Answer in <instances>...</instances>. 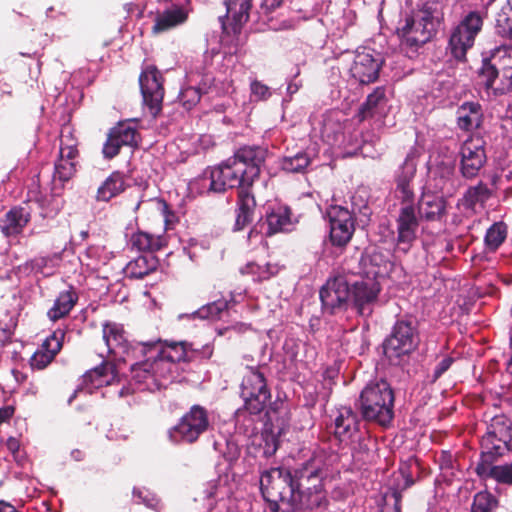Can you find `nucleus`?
<instances>
[{"label": "nucleus", "mask_w": 512, "mask_h": 512, "mask_svg": "<svg viewBox=\"0 0 512 512\" xmlns=\"http://www.w3.org/2000/svg\"><path fill=\"white\" fill-rule=\"evenodd\" d=\"M118 375L119 370L112 362L103 363L87 371L82 377V383L79 389L75 391L73 396L69 399V402L72 401V398L75 397V394L79 390H86L88 393H92L93 389L112 384L118 379Z\"/></svg>", "instance_id": "nucleus-20"}, {"label": "nucleus", "mask_w": 512, "mask_h": 512, "mask_svg": "<svg viewBox=\"0 0 512 512\" xmlns=\"http://www.w3.org/2000/svg\"><path fill=\"white\" fill-rule=\"evenodd\" d=\"M479 77L487 89L505 93L512 89V47L497 48L483 61Z\"/></svg>", "instance_id": "nucleus-4"}, {"label": "nucleus", "mask_w": 512, "mask_h": 512, "mask_svg": "<svg viewBox=\"0 0 512 512\" xmlns=\"http://www.w3.org/2000/svg\"><path fill=\"white\" fill-rule=\"evenodd\" d=\"M382 61L375 57L373 52L357 51L350 68L352 77L360 84H369L378 78Z\"/></svg>", "instance_id": "nucleus-19"}, {"label": "nucleus", "mask_w": 512, "mask_h": 512, "mask_svg": "<svg viewBox=\"0 0 512 512\" xmlns=\"http://www.w3.org/2000/svg\"><path fill=\"white\" fill-rule=\"evenodd\" d=\"M386 106V96L383 87H377L368 95L366 102L361 106L359 116L361 120L375 115H381Z\"/></svg>", "instance_id": "nucleus-33"}, {"label": "nucleus", "mask_w": 512, "mask_h": 512, "mask_svg": "<svg viewBox=\"0 0 512 512\" xmlns=\"http://www.w3.org/2000/svg\"><path fill=\"white\" fill-rule=\"evenodd\" d=\"M350 286L343 278L329 280L320 290V299L325 309L334 313L337 309L345 308L350 296Z\"/></svg>", "instance_id": "nucleus-18"}, {"label": "nucleus", "mask_w": 512, "mask_h": 512, "mask_svg": "<svg viewBox=\"0 0 512 512\" xmlns=\"http://www.w3.org/2000/svg\"><path fill=\"white\" fill-rule=\"evenodd\" d=\"M491 191L486 184L479 182L470 187L463 197V206L475 210L477 206L483 207L484 203L490 198Z\"/></svg>", "instance_id": "nucleus-39"}, {"label": "nucleus", "mask_w": 512, "mask_h": 512, "mask_svg": "<svg viewBox=\"0 0 512 512\" xmlns=\"http://www.w3.org/2000/svg\"><path fill=\"white\" fill-rule=\"evenodd\" d=\"M130 243L132 248L143 252H153L162 247L161 237L141 231L131 236Z\"/></svg>", "instance_id": "nucleus-40"}, {"label": "nucleus", "mask_w": 512, "mask_h": 512, "mask_svg": "<svg viewBox=\"0 0 512 512\" xmlns=\"http://www.w3.org/2000/svg\"><path fill=\"white\" fill-rule=\"evenodd\" d=\"M201 99V92L196 87L184 88L180 95L179 100L183 107L187 110L192 109Z\"/></svg>", "instance_id": "nucleus-53"}, {"label": "nucleus", "mask_w": 512, "mask_h": 512, "mask_svg": "<svg viewBox=\"0 0 512 512\" xmlns=\"http://www.w3.org/2000/svg\"><path fill=\"white\" fill-rule=\"evenodd\" d=\"M132 380L143 384V389L152 390L156 388L155 374H153L151 361L148 356H141L138 359L129 361Z\"/></svg>", "instance_id": "nucleus-27"}, {"label": "nucleus", "mask_w": 512, "mask_h": 512, "mask_svg": "<svg viewBox=\"0 0 512 512\" xmlns=\"http://www.w3.org/2000/svg\"><path fill=\"white\" fill-rule=\"evenodd\" d=\"M507 236V227L503 222L494 223L486 232L485 247L489 251H495L504 242Z\"/></svg>", "instance_id": "nucleus-43"}, {"label": "nucleus", "mask_w": 512, "mask_h": 512, "mask_svg": "<svg viewBox=\"0 0 512 512\" xmlns=\"http://www.w3.org/2000/svg\"><path fill=\"white\" fill-rule=\"evenodd\" d=\"M283 0H264L263 7L269 11H272L280 6Z\"/></svg>", "instance_id": "nucleus-58"}, {"label": "nucleus", "mask_w": 512, "mask_h": 512, "mask_svg": "<svg viewBox=\"0 0 512 512\" xmlns=\"http://www.w3.org/2000/svg\"><path fill=\"white\" fill-rule=\"evenodd\" d=\"M310 163L306 153H297L294 156L285 157L282 161L283 170L291 173L303 171Z\"/></svg>", "instance_id": "nucleus-50"}, {"label": "nucleus", "mask_w": 512, "mask_h": 512, "mask_svg": "<svg viewBox=\"0 0 512 512\" xmlns=\"http://www.w3.org/2000/svg\"><path fill=\"white\" fill-rule=\"evenodd\" d=\"M7 449L12 453L16 454L19 451L20 443L18 439L14 437H9L6 441Z\"/></svg>", "instance_id": "nucleus-57"}, {"label": "nucleus", "mask_w": 512, "mask_h": 512, "mask_svg": "<svg viewBox=\"0 0 512 512\" xmlns=\"http://www.w3.org/2000/svg\"><path fill=\"white\" fill-rule=\"evenodd\" d=\"M510 439H502L500 437H494L492 435H484L481 439L482 446V460H488V458L498 457L504 455L509 450L508 442Z\"/></svg>", "instance_id": "nucleus-38"}, {"label": "nucleus", "mask_w": 512, "mask_h": 512, "mask_svg": "<svg viewBox=\"0 0 512 512\" xmlns=\"http://www.w3.org/2000/svg\"><path fill=\"white\" fill-rule=\"evenodd\" d=\"M133 497L138 503H143L149 508L158 509L160 506V499L156 494L150 492L145 488H134Z\"/></svg>", "instance_id": "nucleus-51"}, {"label": "nucleus", "mask_w": 512, "mask_h": 512, "mask_svg": "<svg viewBox=\"0 0 512 512\" xmlns=\"http://www.w3.org/2000/svg\"><path fill=\"white\" fill-rule=\"evenodd\" d=\"M475 470L482 480L492 479L499 484L512 485V461L493 465L489 460H481Z\"/></svg>", "instance_id": "nucleus-25"}, {"label": "nucleus", "mask_w": 512, "mask_h": 512, "mask_svg": "<svg viewBox=\"0 0 512 512\" xmlns=\"http://www.w3.org/2000/svg\"><path fill=\"white\" fill-rule=\"evenodd\" d=\"M30 219L31 213L27 208L13 207L0 219L1 232L6 237L17 236L23 231Z\"/></svg>", "instance_id": "nucleus-24"}, {"label": "nucleus", "mask_w": 512, "mask_h": 512, "mask_svg": "<svg viewBox=\"0 0 512 512\" xmlns=\"http://www.w3.org/2000/svg\"><path fill=\"white\" fill-rule=\"evenodd\" d=\"M266 222L268 225V235L288 230L292 225L290 209L285 206L274 208L267 214Z\"/></svg>", "instance_id": "nucleus-35"}, {"label": "nucleus", "mask_w": 512, "mask_h": 512, "mask_svg": "<svg viewBox=\"0 0 512 512\" xmlns=\"http://www.w3.org/2000/svg\"><path fill=\"white\" fill-rule=\"evenodd\" d=\"M496 29L503 37L512 38V0H509L498 14Z\"/></svg>", "instance_id": "nucleus-45"}, {"label": "nucleus", "mask_w": 512, "mask_h": 512, "mask_svg": "<svg viewBox=\"0 0 512 512\" xmlns=\"http://www.w3.org/2000/svg\"><path fill=\"white\" fill-rule=\"evenodd\" d=\"M418 344L415 321L412 319L398 320L390 336L384 342V352L388 358H398L412 352Z\"/></svg>", "instance_id": "nucleus-12"}, {"label": "nucleus", "mask_w": 512, "mask_h": 512, "mask_svg": "<svg viewBox=\"0 0 512 512\" xmlns=\"http://www.w3.org/2000/svg\"><path fill=\"white\" fill-rule=\"evenodd\" d=\"M271 441H272V447L268 446L265 450H264V453L267 455V456H271L272 454H274L277 450V445H276V440L274 439V437H271Z\"/></svg>", "instance_id": "nucleus-59"}, {"label": "nucleus", "mask_w": 512, "mask_h": 512, "mask_svg": "<svg viewBox=\"0 0 512 512\" xmlns=\"http://www.w3.org/2000/svg\"><path fill=\"white\" fill-rule=\"evenodd\" d=\"M281 267L277 263H266L260 265L257 263H248L242 268L243 274L252 275L256 281L268 280L277 275Z\"/></svg>", "instance_id": "nucleus-42"}, {"label": "nucleus", "mask_w": 512, "mask_h": 512, "mask_svg": "<svg viewBox=\"0 0 512 512\" xmlns=\"http://www.w3.org/2000/svg\"><path fill=\"white\" fill-rule=\"evenodd\" d=\"M0 512H19L10 504L0 503Z\"/></svg>", "instance_id": "nucleus-61"}, {"label": "nucleus", "mask_w": 512, "mask_h": 512, "mask_svg": "<svg viewBox=\"0 0 512 512\" xmlns=\"http://www.w3.org/2000/svg\"><path fill=\"white\" fill-rule=\"evenodd\" d=\"M147 354L152 356H163L171 361L174 365L178 362H190L194 359L198 350L192 348V345L187 342H165L161 344L157 342H147Z\"/></svg>", "instance_id": "nucleus-17"}, {"label": "nucleus", "mask_w": 512, "mask_h": 512, "mask_svg": "<svg viewBox=\"0 0 512 512\" xmlns=\"http://www.w3.org/2000/svg\"><path fill=\"white\" fill-rule=\"evenodd\" d=\"M453 171H454V169H453V167H452V166H446V167L444 168V174H445V176H447V177H449L450 175H452V174H453Z\"/></svg>", "instance_id": "nucleus-63"}, {"label": "nucleus", "mask_w": 512, "mask_h": 512, "mask_svg": "<svg viewBox=\"0 0 512 512\" xmlns=\"http://www.w3.org/2000/svg\"><path fill=\"white\" fill-rule=\"evenodd\" d=\"M418 225L414 206H403L397 218L398 243L409 246L416 238Z\"/></svg>", "instance_id": "nucleus-23"}, {"label": "nucleus", "mask_w": 512, "mask_h": 512, "mask_svg": "<svg viewBox=\"0 0 512 512\" xmlns=\"http://www.w3.org/2000/svg\"><path fill=\"white\" fill-rule=\"evenodd\" d=\"M140 142V133L135 121H123L112 127L105 143L102 154L105 159L111 160L116 157L122 147H137Z\"/></svg>", "instance_id": "nucleus-13"}, {"label": "nucleus", "mask_w": 512, "mask_h": 512, "mask_svg": "<svg viewBox=\"0 0 512 512\" xmlns=\"http://www.w3.org/2000/svg\"><path fill=\"white\" fill-rule=\"evenodd\" d=\"M356 212L363 213L365 216L370 213L367 203L364 200L358 203L356 195L352 196V212L337 205H332L328 209L330 241L334 246L345 247L350 242L355 231L352 214Z\"/></svg>", "instance_id": "nucleus-5"}, {"label": "nucleus", "mask_w": 512, "mask_h": 512, "mask_svg": "<svg viewBox=\"0 0 512 512\" xmlns=\"http://www.w3.org/2000/svg\"><path fill=\"white\" fill-rule=\"evenodd\" d=\"M228 305L229 303L226 300H217L202 307L198 314L202 318H217L220 317L223 311L228 309Z\"/></svg>", "instance_id": "nucleus-52"}, {"label": "nucleus", "mask_w": 512, "mask_h": 512, "mask_svg": "<svg viewBox=\"0 0 512 512\" xmlns=\"http://www.w3.org/2000/svg\"><path fill=\"white\" fill-rule=\"evenodd\" d=\"M325 463L321 455L312 453L307 461L291 471L289 508L292 512L319 507L326 500L323 479Z\"/></svg>", "instance_id": "nucleus-2"}, {"label": "nucleus", "mask_w": 512, "mask_h": 512, "mask_svg": "<svg viewBox=\"0 0 512 512\" xmlns=\"http://www.w3.org/2000/svg\"><path fill=\"white\" fill-rule=\"evenodd\" d=\"M64 336V331L58 329L47 337L41 347L32 355L30 359L31 367L41 370L50 364L56 354L61 350Z\"/></svg>", "instance_id": "nucleus-22"}, {"label": "nucleus", "mask_w": 512, "mask_h": 512, "mask_svg": "<svg viewBox=\"0 0 512 512\" xmlns=\"http://www.w3.org/2000/svg\"><path fill=\"white\" fill-rule=\"evenodd\" d=\"M71 456L76 461H81L84 459V452L80 449H74L71 451Z\"/></svg>", "instance_id": "nucleus-60"}, {"label": "nucleus", "mask_w": 512, "mask_h": 512, "mask_svg": "<svg viewBox=\"0 0 512 512\" xmlns=\"http://www.w3.org/2000/svg\"><path fill=\"white\" fill-rule=\"evenodd\" d=\"M250 90L252 97L256 100H266L271 96L269 87L258 80L251 82Z\"/></svg>", "instance_id": "nucleus-54"}, {"label": "nucleus", "mask_w": 512, "mask_h": 512, "mask_svg": "<svg viewBox=\"0 0 512 512\" xmlns=\"http://www.w3.org/2000/svg\"><path fill=\"white\" fill-rule=\"evenodd\" d=\"M452 363L453 359L451 357L443 358L435 368L434 379H438L444 372H446Z\"/></svg>", "instance_id": "nucleus-55"}, {"label": "nucleus", "mask_w": 512, "mask_h": 512, "mask_svg": "<svg viewBox=\"0 0 512 512\" xmlns=\"http://www.w3.org/2000/svg\"><path fill=\"white\" fill-rule=\"evenodd\" d=\"M124 191V179L121 173L113 172L98 188L97 200L109 201Z\"/></svg>", "instance_id": "nucleus-37"}, {"label": "nucleus", "mask_w": 512, "mask_h": 512, "mask_svg": "<svg viewBox=\"0 0 512 512\" xmlns=\"http://www.w3.org/2000/svg\"><path fill=\"white\" fill-rule=\"evenodd\" d=\"M440 9L439 5L436 2H426L422 8L413 15L418 21H421L423 24H430L432 27V32L434 33L436 30V24L440 19Z\"/></svg>", "instance_id": "nucleus-44"}, {"label": "nucleus", "mask_w": 512, "mask_h": 512, "mask_svg": "<svg viewBox=\"0 0 512 512\" xmlns=\"http://www.w3.org/2000/svg\"><path fill=\"white\" fill-rule=\"evenodd\" d=\"M398 34L402 48L416 51L427 43L434 33L430 24H423L412 16L405 19L404 24L398 28Z\"/></svg>", "instance_id": "nucleus-16"}, {"label": "nucleus", "mask_w": 512, "mask_h": 512, "mask_svg": "<svg viewBox=\"0 0 512 512\" xmlns=\"http://www.w3.org/2000/svg\"><path fill=\"white\" fill-rule=\"evenodd\" d=\"M394 393L385 380L368 383L360 394V409L364 419L387 426L394 416Z\"/></svg>", "instance_id": "nucleus-3"}, {"label": "nucleus", "mask_w": 512, "mask_h": 512, "mask_svg": "<svg viewBox=\"0 0 512 512\" xmlns=\"http://www.w3.org/2000/svg\"><path fill=\"white\" fill-rule=\"evenodd\" d=\"M416 173V162L413 155H407L400 172L396 177L395 198L400 200L403 206L413 205L415 194L411 185Z\"/></svg>", "instance_id": "nucleus-21"}, {"label": "nucleus", "mask_w": 512, "mask_h": 512, "mask_svg": "<svg viewBox=\"0 0 512 512\" xmlns=\"http://www.w3.org/2000/svg\"><path fill=\"white\" fill-rule=\"evenodd\" d=\"M486 435L497 436L502 439H511V426L509 421L503 416L494 417L487 427Z\"/></svg>", "instance_id": "nucleus-47"}, {"label": "nucleus", "mask_w": 512, "mask_h": 512, "mask_svg": "<svg viewBox=\"0 0 512 512\" xmlns=\"http://www.w3.org/2000/svg\"><path fill=\"white\" fill-rule=\"evenodd\" d=\"M210 426L208 411L200 406L193 405L169 430V438L173 442H195Z\"/></svg>", "instance_id": "nucleus-9"}, {"label": "nucleus", "mask_w": 512, "mask_h": 512, "mask_svg": "<svg viewBox=\"0 0 512 512\" xmlns=\"http://www.w3.org/2000/svg\"><path fill=\"white\" fill-rule=\"evenodd\" d=\"M460 171L463 177H476L486 162L484 141L479 137H470L460 149Z\"/></svg>", "instance_id": "nucleus-15"}, {"label": "nucleus", "mask_w": 512, "mask_h": 512, "mask_svg": "<svg viewBox=\"0 0 512 512\" xmlns=\"http://www.w3.org/2000/svg\"><path fill=\"white\" fill-rule=\"evenodd\" d=\"M139 84L144 105L149 113L156 117L162 109L164 97L163 77L160 71L153 65H147L140 74Z\"/></svg>", "instance_id": "nucleus-14"}, {"label": "nucleus", "mask_w": 512, "mask_h": 512, "mask_svg": "<svg viewBox=\"0 0 512 512\" xmlns=\"http://www.w3.org/2000/svg\"><path fill=\"white\" fill-rule=\"evenodd\" d=\"M334 422V432L340 440L349 439L358 431V417L350 407H341Z\"/></svg>", "instance_id": "nucleus-29"}, {"label": "nucleus", "mask_w": 512, "mask_h": 512, "mask_svg": "<svg viewBox=\"0 0 512 512\" xmlns=\"http://www.w3.org/2000/svg\"><path fill=\"white\" fill-rule=\"evenodd\" d=\"M241 397L251 414L260 413L270 399L264 375L256 368H247L241 383Z\"/></svg>", "instance_id": "nucleus-11"}, {"label": "nucleus", "mask_w": 512, "mask_h": 512, "mask_svg": "<svg viewBox=\"0 0 512 512\" xmlns=\"http://www.w3.org/2000/svg\"><path fill=\"white\" fill-rule=\"evenodd\" d=\"M377 256L376 255H373L371 257H369L368 259H365L364 260V264L366 265L367 264V261H369V263L373 266L374 264L376 265V261H377Z\"/></svg>", "instance_id": "nucleus-62"}, {"label": "nucleus", "mask_w": 512, "mask_h": 512, "mask_svg": "<svg viewBox=\"0 0 512 512\" xmlns=\"http://www.w3.org/2000/svg\"><path fill=\"white\" fill-rule=\"evenodd\" d=\"M78 301V295L73 288L58 294L53 306L48 310L47 316L51 321L66 317Z\"/></svg>", "instance_id": "nucleus-31"}, {"label": "nucleus", "mask_w": 512, "mask_h": 512, "mask_svg": "<svg viewBox=\"0 0 512 512\" xmlns=\"http://www.w3.org/2000/svg\"><path fill=\"white\" fill-rule=\"evenodd\" d=\"M14 414V408L11 406H6L0 408V425L4 422L9 421Z\"/></svg>", "instance_id": "nucleus-56"}, {"label": "nucleus", "mask_w": 512, "mask_h": 512, "mask_svg": "<svg viewBox=\"0 0 512 512\" xmlns=\"http://www.w3.org/2000/svg\"><path fill=\"white\" fill-rule=\"evenodd\" d=\"M384 270L378 266L365 271V277L355 281L350 288L351 299L358 313L363 316H369L372 313L373 305L376 303L381 286L378 278L382 276Z\"/></svg>", "instance_id": "nucleus-10"}, {"label": "nucleus", "mask_w": 512, "mask_h": 512, "mask_svg": "<svg viewBox=\"0 0 512 512\" xmlns=\"http://www.w3.org/2000/svg\"><path fill=\"white\" fill-rule=\"evenodd\" d=\"M237 206L234 230L240 231L250 224L253 219L256 202L250 191L243 189L238 192Z\"/></svg>", "instance_id": "nucleus-28"}, {"label": "nucleus", "mask_w": 512, "mask_h": 512, "mask_svg": "<svg viewBox=\"0 0 512 512\" xmlns=\"http://www.w3.org/2000/svg\"><path fill=\"white\" fill-rule=\"evenodd\" d=\"M103 341L106 352L113 357V361L128 363L147 354L144 342L130 344L125 330L121 324L106 322L102 326Z\"/></svg>", "instance_id": "nucleus-6"}, {"label": "nucleus", "mask_w": 512, "mask_h": 512, "mask_svg": "<svg viewBox=\"0 0 512 512\" xmlns=\"http://www.w3.org/2000/svg\"><path fill=\"white\" fill-rule=\"evenodd\" d=\"M252 0H226L227 17L233 21V30L236 32L249 19Z\"/></svg>", "instance_id": "nucleus-32"}, {"label": "nucleus", "mask_w": 512, "mask_h": 512, "mask_svg": "<svg viewBox=\"0 0 512 512\" xmlns=\"http://www.w3.org/2000/svg\"><path fill=\"white\" fill-rule=\"evenodd\" d=\"M267 149L259 146L240 148L232 158L218 167L207 169L199 176L194 185L204 192H224L228 188L250 191V187L259 177L261 166L267 157Z\"/></svg>", "instance_id": "nucleus-1"}, {"label": "nucleus", "mask_w": 512, "mask_h": 512, "mask_svg": "<svg viewBox=\"0 0 512 512\" xmlns=\"http://www.w3.org/2000/svg\"><path fill=\"white\" fill-rule=\"evenodd\" d=\"M458 126L465 131L477 129L482 123V109L480 104L465 102L457 110Z\"/></svg>", "instance_id": "nucleus-30"}, {"label": "nucleus", "mask_w": 512, "mask_h": 512, "mask_svg": "<svg viewBox=\"0 0 512 512\" xmlns=\"http://www.w3.org/2000/svg\"><path fill=\"white\" fill-rule=\"evenodd\" d=\"M77 141L69 133L68 135L62 134L60 138L59 157L64 160L77 161L78 158Z\"/></svg>", "instance_id": "nucleus-48"}, {"label": "nucleus", "mask_w": 512, "mask_h": 512, "mask_svg": "<svg viewBox=\"0 0 512 512\" xmlns=\"http://www.w3.org/2000/svg\"><path fill=\"white\" fill-rule=\"evenodd\" d=\"M496 505L497 500L491 493L481 491L474 496L472 512H492Z\"/></svg>", "instance_id": "nucleus-49"}, {"label": "nucleus", "mask_w": 512, "mask_h": 512, "mask_svg": "<svg viewBox=\"0 0 512 512\" xmlns=\"http://www.w3.org/2000/svg\"><path fill=\"white\" fill-rule=\"evenodd\" d=\"M78 161L64 160L58 158L55 163V169L53 178L54 180H59L64 183L69 181L76 173V166Z\"/></svg>", "instance_id": "nucleus-46"}, {"label": "nucleus", "mask_w": 512, "mask_h": 512, "mask_svg": "<svg viewBox=\"0 0 512 512\" xmlns=\"http://www.w3.org/2000/svg\"><path fill=\"white\" fill-rule=\"evenodd\" d=\"M291 471L281 467L271 468L264 471L260 477V488L266 501L270 503L271 510L278 512L281 505L289 508V496L291 489Z\"/></svg>", "instance_id": "nucleus-7"}, {"label": "nucleus", "mask_w": 512, "mask_h": 512, "mask_svg": "<svg viewBox=\"0 0 512 512\" xmlns=\"http://www.w3.org/2000/svg\"><path fill=\"white\" fill-rule=\"evenodd\" d=\"M148 356L152 367L153 374H155V382L156 388L159 389L165 385L164 380L173 379L174 372L176 369V365H174L171 361H169L166 357L163 356H152L151 354H146Z\"/></svg>", "instance_id": "nucleus-36"}, {"label": "nucleus", "mask_w": 512, "mask_h": 512, "mask_svg": "<svg viewBox=\"0 0 512 512\" xmlns=\"http://www.w3.org/2000/svg\"><path fill=\"white\" fill-rule=\"evenodd\" d=\"M482 26L483 15L478 11H471L453 29L449 39V49L455 59H465L467 51L474 45Z\"/></svg>", "instance_id": "nucleus-8"}, {"label": "nucleus", "mask_w": 512, "mask_h": 512, "mask_svg": "<svg viewBox=\"0 0 512 512\" xmlns=\"http://www.w3.org/2000/svg\"><path fill=\"white\" fill-rule=\"evenodd\" d=\"M156 268V260L153 256H139L128 263L126 271L132 278L141 279L150 274Z\"/></svg>", "instance_id": "nucleus-41"}, {"label": "nucleus", "mask_w": 512, "mask_h": 512, "mask_svg": "<svg viewBox=\"0 0 512 512\" xmlns=\"http://www.w3.org/2000/svg\"><path fill=\"white\" fill-rule=\"evenodd\" d=\"M187 18L188 11L184 7L172 6L156 16L152 31L154 33L165 32L184 23Z\"/></svg>", "instance_id": "nucleus-26"}, {"label": "nucleus", "mask_w": 512, "mask_h": 512, "mask_svg": "<svg viewBox=\"0 0 512 512\" xmlns=\"http://www.w3.org/2000/svg\"><path fill=\"white\" fill-rule=\"evenodd\" d=\"M204 353H205L207 358L211 357V355H212V348L210 346H206L204 348Z\"/></svg>", "instance_id": "nucleus-64"}, {"label": "nucleus", "mask_w": 512, "mask_h": 512, "mask_svg": "<svg viewBox=\"0 0 512 512\" xmlns=\"http://www.w3.org/2000/svg\"><path fill=\"white\" fill-rule=\"evenodd\" d=\"M446 210L445 200L434 195H424L419 203L421 217L429 221L439 220Z\"/></svg>", "instance_id": "nucleus-34"}]
</instances>
